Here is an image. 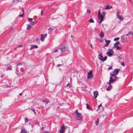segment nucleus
Segmentation results:
<instances>
[{
  "label": "nucleus",
  "mask_w": 133,
  "mask_h": 133,
  "mask_svg": "<svg viewBox=\"0 0 133 133\" xmlns=\"http://www.w3.org/2000/svg\"><path fill=\"white\" fill-rule=\"evenodd\" d=\"M93 94L94 98H96L98 95V92L97 91H95L94 92Z\"/></svg>",
  "instance_id": "f8f14e48"
},
{
  "label": "nucleus",
  "mask_w": 133,
  "mask_h": 133,
  "mask_svg": "<svg viewBox=\"0 0 133 133\" xmlns=\"http://www.w3.org/2000/svg\"><path fill=\"white\" fill-rule=\"evenodd\" d=\"M78 110L77 109V110H76V111H75V112L76 113V115H77V114H80L78 112Z\"/></svg>",
  "instance_id": "c9c22d12"
},
{
  "label": "nucleus",
  "mask_w": 133,
  "mask_h": 133,
  "mask_svg": "<svg viewBox=\"0 0 133 133\" xmlns=\"http://www.w3.org/2000/svg\"><path fill=\"white\" fill-rule=\"evenodd\" d=\"M22 65V64L21 62L17 64V66H18L19 65Z\"/></svg>",
  "instance_id": "79ce46f5"
},
{
  "label": "nucleus",
  "mask_w": 133,
  "mask_h": 133,
  "mask_svg": "<svg viewBox=\"0 0 133 133\" xmlns=\"http://www.w3.org/2000/svg\"><path fill=\"white\" fill-rule=\"evenodd\" d=\"M4 74H2L1 76V77L2 78L3 77H4Z\"/></svg>",
  "instance_id": "6e6d98bb"
},
{
  "label": "nucleus",
  "mask_w": 133,
  "mask_h": 133,
  "mask_svg": "<svg viewBox=\"0 0 133 133\" xmlns=\"http://www.w3.org/2000/svg\"><path fill=\"white\" fill-rule=\"evenodd\" d=\"M102 15H98V19L102 21H103L104 18L105 17V13L104 11H103L102 12Z\"/></svg>",
  "instance_id": "20e7f679"
},
{
  "label": "nucleus",
  "mask_w": 133,
  "mask_h": 133,
  "mask_svg": "<svg viewBox=\"0 0 133 133\" xmlns=\"http://www.w3.org/2000/svg\"><path fill=\"white\" fill-rule=\"evenodd\" d=\"M129 35H130L129 34V32L127 34H126L125 35L126 36H128Z\"/></svg>",
  "instance_id": "4d7b16f0"
},
{
  "label": "nucleus",
  "mask_w": 133,
  "mask_h": 133,
  "mask_svg": "<svg viewBox=\"0 0 133 133\" xmlns=\"http://www.w3.org/2000/svg\"><path fill=\"white\" fill-rule=\"evenodd\" d=\"M58 49H56L54 51V52H56L58 51Z\"/></svg>",
  "instance_id": "49530a36"
},
{
  "label": "nucleus",
  "mask_w": 133,
  "mask_h": 133,
  "mask_svg": "<svg viewBox=\"0 0 133 133\" xmlns=\"http://www.w3.org/2000/svg\"><path fill=\"white\" fill-rule=\"evenodd\" d=\"M98 59L101 61H104L106 60L107 59V57L105 56L103 58L102 54H99L98 55Z\"/></svg>",
  "instance_id": "7ed1b4c3"
},
{
  "label": "nucleus",
  "mask_w": 133,
  "mask_h": 133,
  "mask_svg": "<svg viewBox=\"0 0 133 133\" xmlns=\"http://www.w3.org/2000/svg\"><path fill=\"white\" fill-rule=\"evenodd\" d=\"M27 19L29 22H31L33 20V19L32 18H28Z\"/></svg>",
  "instance_id": "c756f323"
},
{
  "label": "nucleus",
  "mask_w": 133,
  "mask_h": 133,
  "mask_svg": "<svg viewBox=\"0 0 133 133\" xmlns=\"http://www.w3.org/2000/svg\"><path fill=\"white\" fill-rule=\"evenodd\" d=\"M22 93H21L19 94V95L21 96L22 95Z\"/></svg>",
  "instance_id": "e2e57ef3"
},
{
  "label": "nucleus",
  "mask_w": 133,
  "mask_h": 133,
  "mask_svg": "<svg viewBox=\"0 0 133 133\" xmlns=\"http://www.w3.org/2000/svg\"><path fill=\"white\" fill-rule=\"evenodd\" d=\"M76 119L78 120H81L82 119V116L81 114L76 115Z\"/></svg>",
  "instance_id": "39448f33"
},
{
  "label": "nucleus",
  "mask_w": 133,
  "mask_h": 133,
  "mask_svg": "<svg viewBox=\"0 0 133 133\" xmlns=\"http://www.w3.org/2000/svg\"><path fill=\"white\" fill-rule=\"evenodd\" d=\"M108 51H111V52H112L113 53L114 52V51L111 49H108Z\"/></svg>",
  "instance_id": "58836bf2"
},
{
  "label": "nucleus",
  "mask_w": 133,
  "mask_h": 133,
  "mask_svg": "<svg viewBox=\"0 0 133 133\" xmlns=\"http://www.w3.org/2000/svg\"><path fill=\"white\" fill-rule=\"evenodd\" d=\"M62 64H58L57 65V66L58 67H59L61 66L62 65Z\"/></svg>",
  "instance_id": "37998d69"
},
{
  "label": "nucleus",
  "mask_w": 133,
  "mask_h": 133,
  "mask_svg": "<svg viewBox=\"0 0 133 133\" xmlns=\"http://www.w3.org/2000/svg\"><path fill=\"white\" fill-rule=\"evenodd\" d=\"M44 38H45V37L43 35L41 34V38H40V39L42 42H43L44 41Z\"/></svg>",
  "instance_id": "dca6fc26"
},
{
  "label": "nucleus",
  "mask_w": 133,
  "mask_h": 133,
  "mask_svg": "<svg viewBox=\"0 0 133 133\" xmlns=\"http://www.w3.org/2000/svg\"><path fill=\"white\" fill-rule=\"evenodd\" d=\"M38 40H39V39L37 38L35 39V41L36 42H37Z\"/></svg>",
  "instance_id": "5fc2aeb1"
},
{
  "label": "nucleus",
  "mask_w": 133,
  "mask_h": 133,
  "mask_svg": "<svg viewBox=\"0 0 133 133\" xmlns=\"http://www.w3.org/2000/svg\"><path fill=\"white\" fill-rule=\"evenodd\" d=\"M36 23V21H34V22H31V23H30V24L32 25H34Z\"/></svg>",
  "instance_id": "5701e85b"
},
{
  "label": "nucleus",
  "mask_w": 133,
  "mask_h": 133,
  "mask_svg": "<svg viewBox=\"0 0 133 133\" xmlns=\"http://www.w3.org/2000/svg\"><path fill=\"white\" fill-rule=\"evenodd\" d=\"M22 14L21 15H19V16L21 17H23L24 16V10L23 8L22 9Z\"/></svg>",
  "instance_id": "f3484780"
},
{
  "label": "nucleus",
  "mask_w": 133,
  "mask_h": 133,
  "mask_svg": "<svg viewBox=\"0 0 133 133\" xmlns=\"http://www.w3.org/2000/svg\"><path fill=\"white\" fill-rule=\"evenodd\" d=\"M25 123H26L28 122L29 121V120L28 119H27V118H25Z\"/></svg>",
  "instance_id": "f704fd0d"
},
{
  "label": "nucleus",
  "mask_w": 133,
  "mask_h": 133,
  "mask_svg": "<svg viewBox=\"0 0 133 133\" xmlns=\"http://www.w3.org/2000/svg\"><path fill=\"white\" fill-rule=\"evenodd\" d=\"M130 2H132L131 0H128Z\"/></svg>",
  "instance_id": "0e129e2a"
},
{
  "label": "nucleus",
  "mask_w": 133,
  "mask_h": 133,
  "mask_svg": "<svg viewBox=\"0 0 133 133\" xmlns=\"http://www.w3.org/2000/svg\"><path fill=\"white\" fill-rule=\"evenodd\" d=\"M121 64L122 66H124V62H123Z\"/></svg>",
  "instance_id": "de8ad7c7"
},
{
  "label": "nucleus",
  "mask_w": 133,
  "mask_h": 133,
  "mask_svg": "<svg viewBox=\"0 0 133 133\" xmlns=\"http://www.w3.org/2000/svg\"><path fill=\"white\" fill-rule=\"evenodd\" d=\"M110 75H111L110 79L109 81V84L115 82L117 78V76L114 74H111V73H110Z\"/></svg>",
  "instance_id": "f257e3e1"
},
{
  "label": "nucleus",
  "mask_w": 133,
  "mask_h": 133,
  "mask_svg": "<svg viewBox=\"0 0 133 133\" xmlns=\"http://www.w3.org/2000/svg\"><path fill=\"white\" fill-rule=\"evenodd\" d=\"M43 102H44L46 104H48V103L49 102H47V101H44V100L43 101Z\"/></svg>",
  "instance_id": "a19ab883"
},
{
  "label": "nucleus",
  "mask_w": 133,
  "mask_h": 133,
  "mask_svg": "<svg viewBox=\"0 0 133 133\" xmlns=\"http://www.w3.org/2000/svg\"><path fill=\"white\" fill-rule=\"evenodd\" d=\"M69 87V88H70V87H71V84L70 83H68L66 85V87Z\"/></svg>",
  "instance_id": "393cba45"
},
{
  "label": "nucleus",
  "mask_w": 133,
  "mask_h": 133,
  "mask_svg": "<svg viewBox=\"0 0 133 133\" xmlns=\"http://www.w3.org/2000/svg\"><path fill=\"white\" fill-rule=\"evenodd\" d=\"M107 84H108L109 85L108 88H107L108 86H105V87H106L107 90L108 91H109L110 90V89L112 88V86L111 85V84H109V82L108 83H107Z\"/></svg>",
  "instance_id": "1a4fd4ad"
},
{
  "label": "nucleus",
  "mask_w": 133,
  "mask_h": 133,
  "mask_svg": "<svg viewBox=\"0 0 133 133\" xmlns=\"http://www.w3.org/2000/svg\"><path fill=\"white\" fill-rule=\"evenodd\" d=\"M41 16H42V15L43 14V11H41Z\"/></svg>",
  "instance_id": "13d9d810"
},
{
  "label": "nucleus",
  "mask_w": 133,
  "mask_h": 133,
  "mask_svg": "<svg viewBox=\"0 0 133 133\" xmlns=\"http://www.w3.org/2000/svg\"><path fill=\"white\" fill-rule=\"evenodd\" d=\"M120 69H116L114 70L112 72L115 75H117L118 74V73L119 72V70Z\"/></svg>",
  "instance_id": "6e6552de"
},
{
  "label": "nucleus",
  "mask_w": 133,
  "mask_h": 133,
  "mask_svg": "<svg viewBox=\"0 0 133 133\" xmlns=\"http://www.w3.org/2000/svg\"><path fill=\"white\" fill-rule=\"evenodd\" d=\"M32 27V26H31V25L30 24H28V27H27V29H28V30H29Z\"/></svg>",
  "instance_id": "4be33fe9"
},
{
  "label": "nucleus",
  "mask_w": 133,
  "mask_h": 133,
  "mask_svg": "<svg viewBox=\"0 0 133 133\" xmlns=\"http://www.w3.org/2000/svg\"><path fill=\"white\" fill-rule=\"evenodd\" d=\"M99 35L101 38H103L104 36V32L102 31H101Z\"/></svg>",
  "instance_id": "2eb2a0df"
},
{
  "label": "nucleus",
  "mask_w": 133,
  "mask_h": 133,
  "mask_svg": "<svg viewBox=\"0 0 133 133\" xmlns=\"http://www.w3.org/2000/svg\"><path fill=\"white\" fill-rule=\"evenodd\" d=\"M101 15V13L100 10L99 9L98 10V15Z\"/></svg>",
  "instance_id": "4c0bfd02"
},
{
  "label": "nucleus",
  "mask_w": 133,
  "mask_h": 133,
  "mask_svg": "<svg viewBox=\"0 0 133 133\" xmlns=\"http://www.w3.org/2000/svg\"><path fill=\"white\" fill-rule=\"evenodd\" d=\"M112 8V6H110L108 5H106V7L105 9H110Z\"/></svg>",
  "instance_id": "a211bd4d"
},
{
  "label": "nucleus",
  "mask_w": 133,
  "mask_h": 133,
  "mask_svg": "<svg viewBox=\"0 0 133 133\" xmlns=\"http://www.w3.org/2000/svg\"><path fill=\"white\" fill-rule=\"evenodd\" d=\"M116 48L117 50H120L121 49V48L119 46H116Z\"/></svg>",
  "instance_id": "7c9ffc66"
},
{
  "label": "nucleus",
  "mask_w": 133,
  "mask_h": 133,
  "mask_svg": "<svg viewBox=\"0 0 133 133\" xmlns=\"http://www.w3.org/2000/svg\"><path fill=\"white\" fill-rule=\"evenodd\" d=\"M90 46L92 48V44H91L90 45Z\"/></svg>",
  "instance_id": "680f3d73"
},
{
  "label": "nucleus",
  "mask_w": 133,
  "mask_h": 133,
  "mask_svg": "<svg viewBox=\"0 0 133 133\" xmlns=\"http://www.w3.org/2000/svg\"><path fill=\"white\" fill-rule=\"evenodd\" d=\"M12 66H11L10 65V66L8 67V68L6 69V71L8 70H12Z\"/></svg>",
  "instance_id": "aec40b11"
},
{
  "label": "nucleus",
  "mask_w": 133,
  "mask_h": 133,
  "mask_svg": "<svg viewBox=\"0 0 133 133\" xmlns=\"http://www.w3.org/2000/svg\"><path fill=\"white\" fill-rule=\"evenodd\" d=\"M99 41L100 42H103V40L102 39H101Z\"/></svg>",
  "instance_id": "052dcab7"
},
{
  "label": "nucleus",
  "mask_w": 133,
  "mask_h": 133,
  "mask_svg": "<svg viewBox=\"0 0 133 133\" xmlns=\"http://www.w3.org/2000/svg\"><path fill=\"white\" fill-rule=\"evenodd\" d=\"M43 133H49V132L48 131H44Z\"/></svg>",
  "instance_id": "8fccbe9b"
},
{
  "label": "nucleus",
  "mask_w": 133,
  "mask_h": 133,
  "mask_svg": "<svg viewBox=\"0 0 133 133\" xmlns=\"http://www.w3.org/2000/svg\"><path fill=\"white\" fill-rule=\"evenodd\" d=\"M19 46L20 47H23V46L21 45H19Z\"/></svg>",
  "instance_id": "bf43d9fd"
},
{
  "label": "nucleus",
  "mask_w": 133,
  "mask_h": 133,
  "mask_svg": "<svg viewBox=\"0 0 133 133\" xmlns=\"http://www.w3.org/2000/svg\"><path fill=\"white\" fill-rule=\"evenodd\" d=\"M119 43L118 41H117L116 42V43L114 44L113 48H115L116 46H118V45L119 44Z\"/></svg>",
  "instance_id": "ddd939ff"
},
{
  "label": "nucleus",
  "mask_w": 133,
  "mask_h": 133,
  "mask_svg": "<svg viewBox=\"0 0 133 133\" xmlns=\"http://www.w3.org/2000/svg\"><path fill=\"white\" fill-rule=\"evenodd\" d=\"M92 70H91L88 73V79H91L92 78Z\"/></svg>",
  "instance_id": "423d86ee"
},
{
  "label": "nucleus",
  "mask_w": 133,
  "mask_h": 133,
  "mask_svg": "<svg viewBox=\"0 0 133 133\" xmlns=\"http://www.w3.org/2000/svg\"><path fill=\"white\" fill-rule=\"evenodd\" d=\"M105 41L106 42V43H105L104 46L107 47L108 46L111 42V41L110 40H107L106 39H105Z\"/></svg>",
  "instance_id": "9d476101"
},
{
  "label": "nucleus",
  "mask_w": 133,
  "mask_h": 133,
  "mask_svg": "<svg viewBox=\"0 0 133 133\" xmlns=\"http://www.w3.org/2000/svg\"><path fill=\"white\" fill-rule=\"evenodd\" d=\"M43 129V127H42V130Z\"/></svg>",
  "instance_id": "338daca9"
},
{
  "label": "nucleus",
  "mask_w": 133,
  "mask_h": 133,
  "mask_svg": "<svg viewBox=\"0 0 133 133\" xmlns=\"http://www.w3.org/2000/svg\"><path fill=\"white\" fill-rule=\"evenodd\" d=\"M89 21L91 23H94V20L92 18H91L90 19H89Z\"/></svg>",
  "instance_id": "412c9836"
},
{
  "label": "nucleus",
  "mask_w": 133,
  "mask_h": 133,
  "mask_svg": "<svg viewBox=\"0 0 133 133\" xmlns=\"http://www.w3.org/2000/svg\"><path fill=\"white\" fill-rule=\"evenodd\" d=\"M119 39V37H117L116 38H115L114 39V41H116L118 40Z\"/></svg>",
  "instance_id": "473e14b6"
},
{
  "label": "nucleus",
  "mask_w": 133,
  "mask_h": 133,
  "mask_svg": "<svg viewBox=\"0 0 133 133\" xmlns=\"http://www.w3.org/2000/svg\"><path fill=\"white\" fill-rule=\"evenodd\" d=\"M91 12V11L89 10V9H88L87 10V13L88 14H90Z\"/></svg>",
  "instance_id": "2f4dec72"
},
{
  "label": "nucleus",
  "mask_w": 133,
  "mask_h": 133,
  "mask_svg": "<svg viewBox=\"0 0 133 133\" xmlns=\"http://www.w3.org/2000/svg\"><path fill=\"white\" fill-rule=\"evenodd\" d=\"M21 133H26V132L25 131L24 129H22L21 131Z\"/></svg>",
  "instance_id": "cd10ccee"
},
{
  "label": "nucleus",
  "mask_w": 133,
  "mask_h": 133,
  "mask_svg": "<svg viewBox=\"0 0 133 133\" xmlns=\"http://www.w3.org/2000/svg\"><path fill=\"white\" fill-rule=\"evenodd\" d=\"M100 22H99L98 23L99 24H101L102 22L103 21H102L101 20H100Z\"/></svg>",
  "instance_id": "864d4df0"
},
{
  "label": "nucleus",
  "mask_w": 133,
  "mask_h": 133,
  "mask_svg": "<svg viewBox=\"0 0 133 133\" xmlns=\"http://www.w3.org/2000/svg\"><path fill=\"white\" fill-rule=\"evenodd\" d=\"M51 29H52V30H53V29H52V28H50L48 29V30H50Z\"/></svg>",
  "instance_id": "3c124183"
},
{
  "label": "nucleus",
  "mask_w": 133,
  "mask_h": 133,
  "mask_svg": "<svg viewBox=\"0 0 133 133\" xmlns=\"http://www.w3.org/2000/svg\"><path fill=\"white\" fill-rule=\"evenodd\" d=\"M31 110L32 111L34 112V114H36V111H35V109L34 108H31Z\"/></svg>",
  "instance_id": "c85d7f7f"
},
{
  "label": "nucleus",
  "mask_w": 133,
  "mask_h": 133,
  "mask_svg": "<svg viewBox=\"0 0 133 133\" xmlns=\"http://www.w3.org/2000/svg\"><path fill=\"white\" fill-rule=\"evenodd\" d=\"M107 54L108 55V56L109 57H111L112 56L113 54L110 52V51H108L107 52Z\"/></svg>",
  "instance_id": "4468645a"
},
{
  "label": "nucleus",
  "mask_w": 133,
  "mask_h": 133,
  "mask_svg": "<svg viewBox=\"0 0 133 133\" xmlns=\"http://www.w3.org/2000/svg\"><path fill=\"white\" fill-rule=\"evenodd\" d=\"M102 104H101L99 105L98 107V109L97 110H101V109L100 108L102 107Z\"/></svg>",
  "instance_id": "a878e982"
},
{
  "label": "nucleus",
  "mask_w": 133,
  "mask_h": 133,
  "mask_svg": "<svg viewBox=\"0 0 133 133\" xmlns=\"http://www.w3.org/2000/svg\"><path fill=\"white\" fill-rule=\"evenodd\" d=\"M112 69V66H110L108 69V70H110V69Z\"/></svg>",
  "instance_id": "ea45409f"
},
{
  "label": "nucleus",
  "mask_w": 133,
  "mask_h": 133,
  "mask_svg": "<svg viewBox=\"0 0 133 133\" xmlns=\"http://www.w3.org/2000/svg\"><path fill=\"white\" fill-rule=\"evenodd\" d=\"M59 49L62 52H64L68 50V48L66 47L65 45L63 44H62L58 46Z\"/></svg>",
  "instance_id": "f03ea898"
},
{
  "label": "nucleus",
  "mask_w": 133,
  "mask_h": 133,
  "mask_svg": "<svg viewBox=\"0 0 133 133\" xmlns=\"http://www.w3.org/2000/svg\"><path fill=\"white\" fill-rule=\"evenodd\" d=\"M99 120V118H98L96 121L95 124L96 125H97L98 124Z\"/></svg>",
  "instance_id": "b1692460"
},
{
  "label": "nucleus",
  "mask_w": 133,
  "mask_h": 133,
  "mask_svg": "<svg viewBox=\"0 0 133 133\" xmlns=\"http://www.w3.org/2000/svg\"><path fill=\"white\" fill-rule=\"evenodd\" d=\"M119 12L118 11H117V17L120 20H121L122 21L123 20V18L122 16L119 15Z\"/></svg>",
  "instance_id": "0eeeda50"
},
{
  "label": "nucleus",
  "mask_w": 133,
  "mask_h": 133,
  "mask_svg": "<svg viewBox=\"0 0 133 133\" xmlns=\"http://www.w3.org/2000/svg\"><path fill=\"white\" fill-rule=\"evenodd\" d=\"M83 88H84V87H83ZM84 88H87V87L86 86H85L84 87Z\"/></svg>",
  "instance_id": "69168bd1"
},
{
  "label": "nucleus",
  "mask_w": 133,
  "mask_h": 133,
  "mask_svg": "<svg viewBox=\"0 0 133 133\" xmlns=\"http://www.w3.org/2000/svg\"><path fill=\"white\" fill-rule=\"evenodd\" d=\"M44 35V36L45 38V37H46L47 34H45L44 35Z\"/></svg>",
  "instance_id": "603ef678"
},
{
  "label": "nucleus",
  "mask_w": 133,
  "mask_h": 133,
  "mask_svg": "<svg viewBox=\"0 0 133 133\" xmlns=\"http://www.w3.org/2000/svg\"><path fill=\"white\" fill-rule=\"evenodd\" d=\"M72 36H72V35H71V37H72Z\"/></svg>",
  "instance_id": "774afa93"
},
{
  "label": "nucleus",
  "mask_w": 133,
  "mask_h": 133,
  "mask_svg": "<svg viewBox=\"0 0 133 133\" xmlns=\"http://www.w3.org/2000/svg\"><path fill=\"white\" fill-rule=\"evenodd\" d=\"M129 34H131L133 36V32H129Z\"/></svg>",
  "instance_id": "c03bdc74"
},
{
  "label": "nucleus",
  "mask_w": 133,
  "mask_h": 133,
  "mask_svg": "<svg viewBox=\"0 0 133 133\" xmlns=\"http://www.w3.org/2000/svg\"><path fill=\"white\" fill-rule=\"evenodd\" d=\"M58 104L60 106H62L63 104L62 103H58Z\"/></svg>",
  "instance_id": "09e8293b"
},
{
  "label": "nucleus",
  "mask_w": 133,
  "mask_h": 133,
  "mask_svg": "<svg viewBox=\"0 0 133 133\" xmlns=\"http://www.w3.org/2000/svg\"><path fill=\"white\" fill-rule=\"evenodd\" d=\"M125 37V35H123L121 36V38L122 39H124V37Z\"/></svg>",
  "instance_id": "a18cd8bd"
},
{
  "label": "nucleus",
  "mask_w": 133,
  "mask_h": 133,
  "mask_svg": "<svg viewBox=\"0 0 133 133\" xmlns=\"http://www.w3.org/2000/svg\"><path fill=\"white\" fill-rule=\"evenodd\" d=\"M86 104L87 105V109H90V107L89 105L87 103Z\"/></svg>",
  "instance_id": "72a5a7b5"
},
{
  "label": "nucleus",
  "mask_w": 133,
  "mask_h": 133,
  "mask_svg": "<svg viewBox=\"0 0 133 133\" xmlns=\"http://www.w3.org/2000/svg\"><path fill=\"white\" fill-rule=\"evenodd\" d=\"M65 132V130H60V133H63Z\"/></svg>",
  "instance_id": "e433bc0d"
},
{
  "label": "nucleus",
  "mask_w": 133,
  "mask_h": 133,
  "mask_svg": "<svg viewBox=\"0 0 133 133\" xmlns=\"http://www.w3.org/2000/svg\"><path fill=\"white\" fill-rule=\"evenodd\" d=\"M38 46L36 45H31V48L30 49V50H31L33 49H34V48L37 49V48H38Z\"/></svg>",
  "instance_id": "9b49d317"
},
{
  "label": "nucleus",
  "mask_w": 133,
  "mask_h": 133,
  "mask_svg": "<svg viewBox=\"0 0 133 133\" xmlns=\"http://www.w3.org/2000/svg\"><path fill=\"white\" fill-rule=\"evenodd\" d=\"M66 129V128H65V126L63 125L61 127L60 130H64Z\"/></svg>",
  "instance_id": "6ab92c4d"
},
{
  "label": "nucleus",
  "mask_w": 133,
  "mask_h": 133,
  "mask_svg": "<svg viewBox=\"0 0 133 133\" xmlns=\"http://www.w3.org/2000/svg\"><path fill=\"white\" fill-rule=\"evenodd\" d=\"M18 69L17 67H16V73L17 74V75H19L18 73Z\"/></svg>",
  "instance_id": "bb28decb"
}]
</instances>
